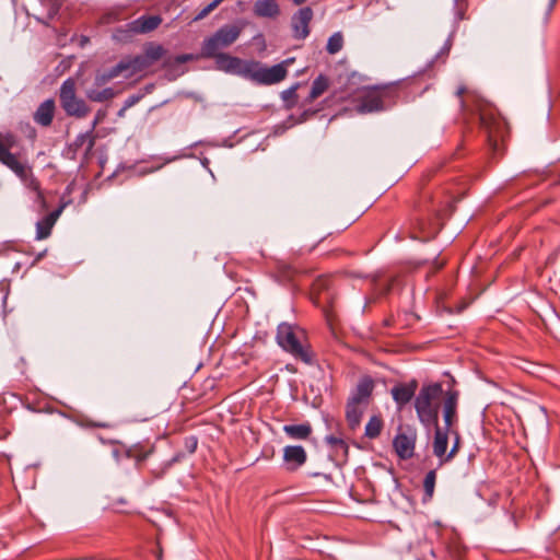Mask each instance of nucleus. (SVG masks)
<instances>
[{
    "instance_id": "nucleus-7",
    "label": "nucleus",
    "mask_w": 560,
    "mask_h": 560,
    "mask_svg": "<svg viewBox=\"0 0 560 560\" xmlns=\"http://www.w3.org/2000/svg\"><path fill=\"white\" fill-rule=\"evenodd\" d=\"M164 54L165 49L162 45L151 43L144 47L143 54L124 57L119 65L125 66L124 73L129 78L153 66Z\"/></svg>"
},
{
    "instance_id": "nucleus-49",
    "label": "nucleus",
    "mask_w": 560,
    "mask_h": 560,
    "mask_svg": "<svg viewBox=\"0 0 560 560\" xmlns=\"http://www.w3.org/2000/svg\"><path fill=\"white\" fill-rule=\"evenodd\" d=\"M435 265H436V269H441L443 266H444V261H435Z\"/></svg>"
},
{
    "instance_id": "nucleus-44",
    "label": "nucleus",
    "mask_w": 560,
    "mask_h": 560,
    "mask_svg": "<svg viewBox=\"0 0 560 560\" xmlns=\"http://www.w3.org/2000/svg\"><path fill=\"white\" fill-rule=\"evenodd\" d=\"M182 458H183V454L182 453L176 454L172 459L166 462L165 469H168L173 464L179 462Z\"/></svg>"
},
{
    "instance_id": "nucleus-6",
    "label": "nucleus",
    "mask_w": 560,
    "mask_h": 560,
    "mask_svg": "<svg viewBox=\"0 0 560 560\" xmlns=\"http://www.w3.org/2000/svg\"><path fill=\"white\" fill-rule=\"evenodd\" d=\"M242 33V26L237 24H225L218 28L211 36L203 39L201 44V56L211 58L221 54L223 49L234 44Z\"/></svg>"
},
{
    "instance_id": "nucleus-26",
    "label": "nucleus",
    "mask_w": 560,
    "mask_h": 560,
    "mask_svg": "<svg viewBox=\"0 0 560 560\" xmlns=\"http://www.w3.org/2000/svg\"><path fill=\"white\" fill-rule=\"evenodd\" d=\"M326 444L331 448L337 457L347 459L349 453V446L346 441L335 435H327L325 438Z\"/></svg>"
},
{
    "instance_id": "nucleus-22",
    "label": "nucleus",
    "mask_w": 560,
    "mask_h": 560,
    "mask_svg": "<svg viewBox=\"0 0 560 560\" xmlns=\"http://www.w3.org/2000/svg\"><path fill=\"white\" fill-rule=\"evenodd\" d=\"M254 14L258 18L275 19L280 14L277 0H257L254 4Z\"/></svg>"
},
{
    "instance_id": "nucleus-18",
    "label": "nucleus",
    "mask_w": 560,
    "mask_h": 560,
    "mask_svg": "<svg viewBox=\"0 0 560 560\" xmlns=\"http://www.w3.org/2000/svg\"><path fill=\"white\" fill-rule=\"evenodd\" d=\"M442 398L444 428L451 430L454 421L456 420L458 393L456 390H447Z\"/></svg>"
},
{
    "instance_id": "nucleus-51",
    "label": "nucleus",
    "mask_w": 560,
    "mask_h": 560,
    "mask_svg": "<svg viewBox=\"0 0 560 560\" xmlns=\"http://www.w3.org/2000/svg\"><path fill=\"white\" fill-rule=\"evenodd\" d=\"M44 256V253L39 254L37 259H40Z\"/></svg>"
},
{
    "instance_id": "nucleus-5",
    "label": "nucleus",
    "mask_w": 560,
    "mask_h": 560,
    "mask_svg": "<svg viewBox=\"0 0 560 560\" xmlns=\"http://www.w3.org/2000/svg\"><path fill=\"white\" fill-rule=\"evenodd\" d=\"M304 338V330L295 325L281 323L277 327L276 340L279 347L296 360L311 364L313 352L308 345L303 343Z\"/></svg>"
},
{
    "instance_id": "nucleus-23",
    "label": "nucleus",
    "mask_w": 560,
    "mask_h": 560,
    "mask_svg": "<svg viewBox=\"0 0 560 560\" xmlns=\"http://www.w3.org/2000/svg\"><path fill=\"white\" fill-rule=\"evenodd\" d=\"M368 407L347 401L346 420L351 430H355L360 423L362 416Z\"/></svg>"
},
{
    "instance_id": "nucleus-37",
    "label": "nucleus",
    "mask_w": 560,
    "mask_h": 560,
    "mask_svg": "<svg viewBox=\"0 0 560 560\" xmlns=\"http://www.w3.org/2000/svg\"><path fill=\"white\" fill-rule=\"evenodd\" d=\"M296 88L298 85H293L290 89L282 92V98L288 103V107H292L296 103Z\"/></svg>"
},
{
    "instance_id": "nucleus-9",
    "label": "nucleus",
    "mask_w": 560,
    "mask_h": 560,
    "mask_svg": "<svg viewBox=\"0 0 560 560\" xmlns=\"http://www.w3.org/2000/svg\"><path fill=\"white\" fill-rule=\"evenodd\" d=\"M288 61L265 67L258 61L252 60L247 80L261 85H272L281 82L288 74L285 63Z\"/></svg>"
},
{
    "instance_id": "nucleus-10",
    "label": "nucleus",
    "mask_w": 560,
    "mask_h": 560,
    "mask_svg": "<svg viewBox=\"0 0 560 560\" xmlns=\"http://www.w3.org/2000/svg\"><path fill=\"white\" fill-rule=\"evenodd\" d=\"M162 20L158 15H142L128 24L125 30H118L117 38H127L136 34H147L154 31L161 24Z\"/></svg>"
},
{
    "instance_id": "nucleus-43",
    "label": "nucleus",
    "mask_w": 560,
    "mask_h": 560,
    "mask_svg": "<svg viewBox=\"0 0 560 560\" xmlns=\"http://www.w3.org/2000/svg\"><path fill=\"white\" fill-rule=\"evenodd\" d=\"M85 425L91 427V428H104V429H107L110 427L106 422H95V421H86Z\"/></svg>"
},
{
    "instance_id": "nucleus-45",
    "label": "nucleus",
    "mask_w": 560,
    "mask_h": 560,
    "mask_svg": "<svg viewBox=\"0 0 560 560\" xmlns=\"http://www.w3.org/2000/svg\"><path fill=\"white\" fill-rule=\"evenodd\" d=\"M191 59H192V56H191V55H179V56H177V57H176V59H175V60H176L178 63H184V62H187V61H189V60H191Z\"/></svg>"
},
{
    "instance_id": "nucleus-35",
    "label": "nucleus",
    "mask_w": 560,
    "mask_h": 560,
    "mask_svg": "<svg viewBox=\"0 0 560 560\" xmlns=\"http://www.w3.org/2000/svg\"><path fill=\"white\" fill-rule=\"evenodd\" d=\"M467 9L468 0H454L455 22H459L466 19Z\"/></svg>"
},
{
    "instance_id": "nucleus-52",
    "label": "nucleus",
    "mask_w": 560,
    "mask_h": 560,
    "mask_svg": "<svg viewBox=\"0 0 560 560\" xmlns=\"http://www.w3.org/2000/svg\"><path fill=\"white\" fill-rule=\"evenodd\" d=\"M559 183H560V174H559Z\"/></svg>"
},
{
    "instance_id": "nucleus-15",
    "label": "nucleus",
    "mask_w": 560,
    "mask_h": 560,
    "mask_svg": "<svg viewBox=\"0 0 560 560\" xmlns=\"http://www.w3.org/2000/svg\"><path fill=\"white\" fill-rule=\"evenodd\" d=\"M417 388L418 382L416 380H411L408 383H399L392 387L390 394L398 410H401L416 397Z\"/></svg>"
},
{
    "instance_id": "nucleus-24",
    "label": "nucleus",
    "mask_w": 560,
    "mask_h": 560,
    "mask_svg": "<svg viewBox=\"0 0 560 560\" xmlns=\"http://www.w3.org/2000/svg\"><path fill=\"white\" fill-rule=\"evenodd\" d=\"M283 432L292 440H307L312 434V427L308 422L301 424H285Z\"/></svg>"
},
{
    "instance_id": "nucleus-11",
    "label": "nucleus",
    "mask_w": 560,
    "mask_h": 560,
    "mask_svg": "<svg viewBox=\"0 0 560 560\" xmlns=\"http://www.w3.org/2000/svg\"><path fill=\"white\" fill-rule=\"evenodd\" d=\"M211 58L215 60L218 70L247 79L252 60H243L224 52L212 56Z\"/></svg>"
},
{
    "instance_id": "nucleus-42",
    "label": "nucleus",
    "mask_w": 560,
    "mask_h": 560,
    "mask_svg": "<svg viewBox=\"0 0 560 560\" xmlns=\"http://www.w3.org/2000/svg\"><path fill=\"white\" fill-rule=\"evenodd\" d=\"M558 0H548V3H547V9H546V12H545V16H544V23H548L549 21V18H550V14L556 5Z\"/></svg>"
},
{
    "instance_id": "nucleus-2",
    "label": "nucleus",
    "mask_w": 560,
    "mask_h": 560,
    "mask_svg": "<svg viewBox=\"0 0 560 560\" xmlns=\"http://www.w3.org/2000/svg\"><path fill=\"white\" fill-rule=\"evenodd\" d=\"M443 396L440 383L423 385L415 397L413 406L419 422L427 429L439 424V412Z\"/></svg>"
},
{
    "instance_id": "nucleus-12",
    "label": "nucleus",
    "mask_w": 560,
    "mask_h": 560,
    "mask_svg": "<svg viewBox=\"0 0 560 560\" xmlns=\"http://www.w3.org/2000/svg\"><path fill=\"white\" fill-rule=\"evenodd\" d=\"M21 173L20 171L13 173L22 180L24 186L34 194L33 199L39 205L40 209H46L44 194L40 190L39 182L33 175L32 168L24 162H21Z\"/></svg>"
},
{
    "instance_id": "nucleus-41",
    "label": "nucleus",
    "mask_w": 560,
    "mask_h": 560,
    "mask_svg": "<svg viewBox=\"0 0 560 560\" xmlns=\"http://www.w3.org/2000/svg\"><path fill=\"white\" fill-rule=\"evenodd\" d=\"M105 115H106V113L104 110H101V109L96 113V115L94 117V120L92 121L91 129H90L92 132L94 131L96 126L102 122V120L104 119Z\"/></svg>"
},
{
    "instance_id": "nucleus-31",
    "label": "nucleus",
    "mask_w": 560,
    "mask_h": 560,
    "mask_svg": "<svg viewBox=\"0 0 560 560\" xmlns=\"http://www.w3.org/2000/svg\"><path fill=\"white\" fill-rule=\"evenodd\" d=\"M86 97L92 102H106L115 96V92L112 88H105L103 90L90 89L85 93Z\"/></svg>"
},
{
    "instance_id": "nucleus-28",
    "label": "nucleus",
    "mask_w": 560,
    "mask_h": 560,
    "mask_svg": "<svg viewBox=\"0 0 560 560\" xmlns=\"http://www.w3.org/2000/svg\"><path fill=\"white\" fill-rule=\"evenodd\" d=\"M329 88V79L324 75L319 74L312 83L311 92L307 97V102H313L316 98H318L320 95H323L327 89Z\"/></svg>"
},
{
    "instance_id": "nucleus-19",
    "label": "nucleus",
    "mask_w": 560,
    "mask_h": 560,
    "mask_svg": "<svg viewBox=\"0 0 560 560\" xmlns=\"http://www.w3.org/2000/svg\"><path fill=\"white\" fill-rule=\"evenodd\" d=\"M434 428V440H433V454L440 459L441 464L447 463L445 459L447 456L448 434L451 430L441 428L439 424Z\"/></svg>"
},
{
    "instance_id": "nucleus-32",
    "label": "nucleus",
    "mask_w": 560,
    "mask_h": 560,
    "mask_svg": "<svg viewBox=\"0 0 560 560\" xmlns=\"http://www.w3.org/2000/svg\"><path fill=\"white\" fill-rule=\"evenodd\" d=\"M95 144V138L91 130L80 133L73 141V147L75 150L81 149L85 145V153H90Z\"/></svg>"
},
{
    "instance_id": "nucleus-36",
    "label": "nucleus",
    "mask_w": 560,
    "mask_h": 560,
    "mask_svg": "<svg viewBox=\"0 0 560 560\" xmlns=\"http://www.w3.org/2000/svg\"><path fill=\"white\" fill-rule=\"evenodd\" d=\"M223 0H213L208 5H206L203 9H201L198 14L194 18V21H200L203 20L206 16H208L214 9L219 7V4Z\"/></svg>"
},
{
    "instance_id": "nucleus-8",
    "label": "nucleus",
    "mask_w": 560,
    "mask_h": 560,
    "mask_svg": "<svg viewBox=\"0 0 560 560\" xmlns=\"http://www.w3.org/2000/svg\"><path fill=\"white\" fill-rule=\"evenodd\" d=\"M59 101L65 113L70 117L83 118L90 113L84 100L77 96L75 81L72 78L65 80L59 90Z\"/></svg>"
},
{
    "instance_id": "nucleus-46",
    "label": "nucleus",
    "mask_w": 560,
    "mask_h": 560,
    "mask_svg": "<svg viewBox=\"0 0 560 560\" xmlns=\"http://www.w3.org/2000/svg\"><path fill=\"white\" fill-rule=\"evenodd\" d=\"M451 46H452V42H451V38H448V39L446 40V43L444 44V46L442 47V49H441V52H440V54H445V55H447V54H448V51H450V49H451Z\"/></svg>"
},
{
    "instance_id": "nucleus-17",
    "label": "nucleus",
    "mask_w": 560,
    "mask_h": 560,
    "mask_svg": "<svg viewBox=\"0 0 560 560\" xmlns=\"http://www.w3.org/2000/svg\"><path fill=\"white\" fill-rule=\"evenodd\" d=\"M306 452L301 445H289L283 448V460L288 470H296L306 463Z\"/></svg>"
},
{
    "instance_id": "nucleus-48",
    "label": "nucleus",
    "mask_w": 560,
    "mask_h": 560,
    "mask_svg": "<svg viewBox=\"0 0 560 560\" xmlns=\"http://www.w3.org/2000/svg\"><path fill=\"white\" fill-rule=\"evenodd\" d=\"M292 1H293V3H294L295 5H301V4H303L304 2H306L307 0H292Z\"/></svg>"
},
{
    "instance_id": "nucleus-13",
    "label": "nucleus",
    "mask_w": 560,
    "mask_h": 560,
    "mask_svg": "<svg viewBox=\"0 0 560 560\" xmlns=\"http://www.w3.org/2000/svg\"><path fill=\"white\" fill-rule=\"evenodd\" d=\"M313 10L304 7L292 15L291 27L295 39H304L310 35V23L313 19Z\"/></svg>"
},
{
    "instance_id": "nucleus-16",
    "label": "nucleus",
    "mask_w": 560,
    "mask_h": 560,
    "mask_svg": "<svg viewBox=\"0 0 560 560\" xmlns=\"http://www.w3.org/2000/svg\"><path fill=\"white\" fill-rule=\"evenodd\" d=\"M373 389L374 381L372 380V377L363 376L359 380L348 401L368 407Z\"/></svg>"
},
{
    "instance_id": "nucleus-47",
    "label": "nucleus",
    "mask_w": 560,
    "mask_h": 560,
    "mask_svg": "<svg viewBox=\"0 0 560 560\" xmlns=\"http://www.w3.org/2000/svg\"><path fill=\"white\" fill-rule=\"evenodd\" d=\"M27 129H28V137L34 139L36 137V130L31 126H27Z\"/></svg>"
},
{
    "instance_id": "nucleus-4",
    "label": "nucleus",
    "mask_w": 560,
    "mask_h": 560,
    "mask_svg": "<svg viewBox=\"0 0 560 560\" xmlns=\"http://www.w3.org/2000/svg\"><path fill=\"white\" fill-rule=\"evenodd\" d=\"M397 97V89L393 84L365 88L359 91L357 95L358 105L355 109L360 114L386 110L396 104Z\"/></svg>"
},
{
    "instance_id": "nucleus-27",
    "label": "nucleus",
    "mask_w": 560,
    "mask_h": 560,
    "mask_svg": "<svg viewBox=\"0 0 560 560\" xmlns=\"http://www.w3.org/2000/svg\"><path fill=\"white\" fill-rule=\"evenodd\" d=\"M296 273L298 270L294 267L282 261L278 262L275 269L277 281L283 284L291 282Z\"/></svg>"
},
{
    "instance_id": "nucleus-25",
    "label": "nucleus",
    "mask_w": 560,
    "mask_h": 560,
    "mask_svg": "<svg viewBox=\"0 0 560 560\" xmlns=\"http://www.w3.org/2000/svg\"><path fill=\"white\" fill-rule=\"evenodd\" d=\"M0 162L12 172L22 171L21 161L10 152L9 148L0 141Z\"/></svg>"
},
{
    "instance_id": "nucleus-50",
    "label": "nucleus",
    "mask_w": 560,
    "mask_h": 560,
    "mask_svg": "<svg viewBox=\"0 0 560 560\" xmlns=\"http://www.w3.org/2000/svg\"><path fill=\"white\" fill-rule=\"evenodd\" d=\"M124 112L122 108L119 110V116L124 115Z\"/></svg>"
},
{
    "instance_id": "nucleus-33",
    "label": "nucleus",
    "mask_w": 560,
    "mask_h": 560,
    "mask_svg": "<svg viewBox=\"0 0 560 560\" xmlns=\"http://www.w3.org/2000/svg\"><path fill=\"white\" fill-rule=\"evenodd\" d=\"M343 37L340 32L334 33L327 42L326 49L329 54L335 55L342 49Z\"/></svg>"
},
{
    "instance_id": "nucleus-1",
    "label": "nucleus",
    "mask_w": 560,
    "mask_h": 560,
    "mask_svg": "<svg viewBox=\"0 0 560 560\" xmlns=\"http://www.w3.org/2000/svg\"><path fill=\"white\" fill-rule=\"evenodd\" d=\"M460 98V106L464 110L475 112L480 121L481 128L487 133V141L490 148L495 151L500 142L508 133V124L490 104L470 93L466 86L460 85L456 91Z\"/></svg>"
},
{
    "instance_id": "nucleus-14",
    "label": "nucleus",
    "mask_w": 560,
    "mask_h": 560,
    "mask_svg": "<svg viewBox=\"0 0 560 560\" xmlns=\"http://www.w3.org/2000/svg\"><path fill=\"white\" fill-rule=\"evenodd\" d=\"M417 434L416 431L409 429L408 432L398 433L393 441V446L401 459H409L415 454Z\"/></svg>"
},
{
    "instance_id": "nucleus-29",
    "label": "nucleus",
    "mask_w": 560,
    "mask_h": 560,
    "mask_svg": "<svg viewBox=\"0 0 560 560\" xmlns=\"http://www.w3.org/2000/svg\"><path fill=\"white\" fill-rule=\"evenodd\" d=\"M383 428L384 421L382 417L380 415H374L369 419L368 423L365 424L364 435L370 440H374L380 436Z\"/></svg>"
},
{
    "instance_id": "nucleus-34",
    "label": "nucleus",
    "mask_w": 560,
    "mask_h": 560,
    "mask_svg": "<svg viewBox=\"0 0 560 560\" xmlns=\"http://www.w3.org/2000/svg\"><path fill=\"white\" fill-rule=\"evenodd\" d=\"M436 472L435 470H430L427 472L423 480V489L424 493L428 498H432L435 487Z\"/></svg>"
},
{
    "instance_id": "nucleus-40",
    "label": "nucleus",
    "mask_w": 560,
    "mask_h": 560,
    "mask_svg": "<svg viewBox=\"0 0 560 560\" xmlns=\"http://www.w3.org/2000/svg\"><path fill=\"white\" fill-rule=\"evenodd\" d=\"M141 98H142L141 94L128 96L124 103L122 110H126V109L135 106Z\"/></svg>"
},
{
    "instance_id": "nucleus-20",
    "label": "nucleus",
    "mask_w": 560,
    "mask_h": 560,
    "mask_svg": "<svg viewBox=\"0 0 560 560\" xmlns=\"http://www.w3.org/2000/svg\"><path fill=\"white\" fill-rule=\"evenodd\" d=\"M56 104L52 98L45 100L33 114L34 121L40 127H49L54 120Z\"/></svg>"
},
{
    "instance_id": "nucleus-30",
    "label": "nucleus",
    "mask_w": 560,
    "mask_h": 560,
    "mask_svg": "<svg viewBox=\"0 0 560 560\" xmlns=\"http://www.w3.org/2000/svg\"><path fill=\"white\" fill-rule=\"evenodd\" d=\"M124 67L122 65H119V62L112 67L110 69L104 71V72H100L95 75V85L97 86H101L107 82H109L110 80L117 78L118 75L122 74L124 73Z\"/></svg>"
},
{
    "instance_id": "nucleus-38",
    "label": "nucleus",
    "mask_w": 560,
    "mask_h": 560,
    "mask_svg": "<svg viewBox=\"0 0 560 560\" xmlns=\"http://www.w3.org/2000/svg\"><path fill=\"white\" fill-rule=\"evenodd\" d=\"M451 434H453L455 436V439H454L453 446H452L451 451L447 453V456L445 458L447 462L452 460L455 457V455L457 454V452L459 450V441H460V438H459V434L457 431H453L451 429Z\"/></svg>"
},
{
    "instance_id": "nucleus-3",
    "label": "nucleus",
    "mask_w": 560,
    "mask_h": 560,
    "mask_svg": "<svg viewBox=\"0 0 560 560\" xmlns=\"http://www.w3.org/2000/svg\"><path fill=\"white\" fill-rule=\"evenodd\" d=\"M428 201L421 211H424L429 218L428 222L423 219H418L419 229L425 233V236L434 235L442 226V221L453 212L454 202L456 201L454 195H445L444 191L438 190L433 196H428Z\"/></svg>"
},
{
    "instance_id": "nucleus-39",
    "label": "nucleus",
    "mask_w": 560,
    "mask_h": 560,
    "mask_svg": "<svg viewBox=\"0 0 560 560\" xmlns=\"http://www.w3.org/2000/svg\"><path fill=\"white\" fill-rule=\"evenodd\" d=\"M184 446L188 453L192 454L196 452L198 446V439L195 435H189L184 439Z\"/></svg>"
},
{
    "instance_id": "nucleus-21",
    "label": "nucleus",
    "mask_w": 560,
    "mask_h": 560,
    "mask_svg": "<svg viewBox=\"0 0 560 560\" xmlns=\"http://www.w3.org/2000/svg\"><path fill=\"white\" fill-rule=\"evenodd\" d=\"M63 210L60 206L36 223V240H45L51 234V230Z\"/></svg>"
}]
</instances>
